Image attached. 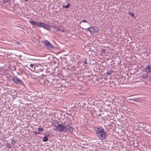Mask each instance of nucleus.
<instances>
[{
    "label": "nucleus",
    "instance_id": "nucleus-1",
    "mask_svg": "<svg viewBox=\"0 0 151 151\" xmlns=\"http://www.w3.org/2000/svg\"><path fill=\"white\" fill-rule=\"evenodd\" d=\"M93 130L96 132L97 135L104 130V129L101 127H97L95 126L93 127Z\"/></svg>",
    "mask_w": 151,
    "mask_h": 151
},
{
    "label": "nucleus",
    "instance_id": "nucleus-2",
    "mask_svg": "<svg viewBox=\"0 0 151 151\" xmlns=\"http://www.w3.org/2000/svg\"><path fill=\"white\" fill-rule=\"evenodd\" d=\"M44 43L47 47V48L49 50H51L55 48L54 46L47 40H45L44 42Z\"/></svg>",
    "mask_w": 151,
    "mask_h": 151
},
{
    "label": "nucleus",
    "instance_id": "nucleus-3",
    "mask_svg": "<svg viewBox=\"0 0 151 151\" xmlns=\"http://www.w3.org/2000/svg\"><path fill=\"white\" fill-rule=\"evenodd\" d=\"M12 81L13 82L17 84H22L23 82L21 80L19 79L17 76L14 77L12 79Z\"/></svg>",
    "mask_w": 151,
    "mask_h": 151
},
{
    "label": "nucleus",
    "instance_id": "nucleus-4",
    "mask_svg": "<svg viewBox=\"0 0 151 151\" xmlns=\"http://www.w3.org/2000/svg\"><path fill=\"white\" fill-rule=\"evenodd\" d=\"M39 27L44 28L48 30H49L51 28L50 26L49 25L41 22L39 23Z\"/></svg>",
    "mask_w": 151,
    "mask_h": 151
},
{
    "label": "nucleus",
    "instance_id": "nucleus-5",
    "mask_svg": "<svg viewBox=\"0 0 151 151\" xmlns=\"http://www.w3.org/2000/svg\"><path fill=\"white\" fill-rule=\"evenodd\" d=\"M97 135V137L101 139H106L107 137V133L104 132V130Z\"/></svg>",
    "mask_w": 151,
    "mask_h": 151
},
{
    "label": "nucleus",
    "instance_id": "nucleus-6",
    "mask_svg": "<svg viewBox=\"0 0 151 151\" xmlns=\"http://www.w3.org/2000/svg\"><path fill=\"white\" fill-rule=\"evenodd\" d=\"M56 128L60 132H65V127L64 125L59 124Z\"/></svg>",
    "mask_w": 151,
    "mask_h": 151
},
{
    "label": "nucleus",
    "instance_id": "nucleus-7",
    "mask_svg": "<svg viewBox=\"0 0 151 151\" xmlns=\"http://www.w3.org/2000/svg\"><path fill=\"white\" fill-rule=\"evenodd\" d=\"M65 132L68 131L69 132H71L73 131V128L72 127L69 126L68 124L65 126Z\"/></svg>",
    "mask_w": 151,
    "mask_h": 151
},
{
    "label": "nucleus",
    "instance_id": "nucleus-8",
    "mask_svg": "<svg viewBox=\"0 0 151 151\" xmlns=\"http://www.w3.org/2000/svg\"><path fill=\"white\" fill-rule=\"evenodd\" d=\"M131 103H133L132 102H140L141 101V99L140 98H132V99H128Z\"/></svg>",
    "mask_w": 151,
    "mask_h": 151
},
{
    "label": "nucleus",
    "instance_id": "nucleus-9",
    "mask_svg": "<svg viewBox=\"0 0 151 151\" xmlns=\"http://www.w3.org/2000/svg\"><path fill=\"white\" fill-rule=\"evenodd\" d=\"M29 22L30 24L34 26L38 27H39V22H37L35 21H30Z\"/></svg>",
    "mask_w": 151,
    "mask_h": 151
},
{
    "label": "nucleus",
    "instance_id": "nucleus-10",
    "mask_svg": "<svg viewBox=\"0 0 151 151\" xmlns=\"http://www.w3.org/2000/svg\"><path fill=\"white\" fill-rule=\"evenodd\" d=\"M59 124L58 122L56 120H54L52 122V125L54 127H56V128L57 127L58 125Z\"/></svg>",
    "mask_w": 151,
    "mask_h": 151
},
{
    "label": "nucleus",
    "instance_id": "nucleus-11",
    "mask_svg": "<svg viewBox=\"0 0 151 151\" xmlns=\"http://www.w3.org/2000/svg\"><path fill=\"white\" fill-rule=\"evenodd\" d=\"M54 28L55 29H57V31L58 30H59L60 31L62 32H65L64 28L62 27L55 26Z\"/></svg>",
    "mask_w": 151,
    "mask_h": 151
},
{
    "label": "nucleus",
    "instance_id": "nucleus-12",
    "mask_svg": "<svg viewBox=\"0 0 151 151\" xmlns=\"http://www.w3.org/2000/svg\"><path fill=\"white\" fill-rule=\"evenodd\" d=\"M145 69L147 73L151 72V65H149L147 66Z\"/></svg>",
    "mask_w": 151,
    "mask_h": 151
},
{
    "label": "nucleus",
    "instance_id": "nucleus-13",
    "mask_svg": "<svg viewBox=\"0 0 151 151\" xmlns=\"http://www.w3.org/2000/svg\"><path fill=\"white\" fill-rule=\"evenodd\" d=\"M149 76L148 74H144L141 76L142 78L145 79H147Z\"/></svg>",
    "mask_w": 151,
    "mask_h": 151
},
{
    "label": "nucleus",
    "instance_id": "nucleus-14",
    "mask_svg": "<svg viewBox=\"0 0 151 151\" xmlns=\"http://www.w3.org/2000/svg\"><path fill=\"white\" fill-rule=\"evenodd\" d=\"M19 71L17 72V73L19 75H21L23 73V70L22 68H19Z\"/></svg>",
    "mask_w": 151,
    "mask_h": 151
},
{
    "label": "nucleus",
    "instance_id": "nucleus-15",
    "mask_svg": "<svg viewBox=\"0 0 151 151\" xmlns=\"http://www.w3.org/2000/svg\"><path fill=\"white\" fill-rule=\"evenodd\" d=\"M48 140V138L47 136H45L42 139V140L44 142H46Z\"/></svg>",
    "mask_w": 151,
    "mask_h": 151
},
{
    "label": "nucleus",
    "instance_id": "nucleus-16",
    "mask_svg": "<svg viewBox=\"0 0 151 151\" xmlns=\"http://www.w3.org/2000/svg\"><path fill=\"white\" fill-rule=\"evenodd\" d=\"M90 32L91 33H92L96 32L94 29L92 27H90Z\"/></svg>",
    "mask_w": 151,
    "mask_h": 151
},
{
    "label": "nucleus",
    "instance_id": "nucleus-17",
    "mask_svg": "<svg viewBox=\"0 0 151 151\" xmlns=\"http://www.w3.org/2000/svg\"><path fill=\"white\" fill-rule=\"evenodd\" d=\"M70 6V3H69L66 6L63 5V8H65L66 9H68L69 7Z\"/></svg>",
    "mask_w": 151,
    "mask_h": 151
},
{
    "label": "nucleus",
    "instance_id": "nucleus-18",
    "mask_svg": "<svg viewBox=\"0 0 151 151\" xmlns=\"http://www.w3.org/2000/svg\"><path fill=\"white\" fill-rule=\"evenodd\" d=\"M112 71V70H109L107 71L106 74L107 75H109L111 73Z\"/></svg>",
    "mask_w": 151,
    "mask_h": 151
},
{
    "label": "nucleus",
    "instance_id": "nucleus-19",
    "mask_svg": "<svg viewBox=\"0 0 151 151\" xmlns=\"http://www.w3.org/2000/svg\"><path fill=\"white\" fill-rule=\"evenodd\" d=\"M44 130V129L42 128H38V131L39 132H43Z\"/></svg>",
    "mask_w": 151,
    "mask_h": 151
},
{
    "label": "nucleus",
    "instance_id": "nucleus-20",
    "mask_svg": "<svg viewBox=\"0 0 151 151\" xmlns=\"http://www.w3.org/2000/svg\"><path fill=\"white\" fill-rule=\"evenodd\" d=\"M7 147L8 148L10 149L11 148V145L10 144L8 143L6 145Z\"/></svg>",
    "mask_w": 151,
    "mask_h": 151
},
{
    "label": "nucleus",
    "instance_id": "nucleus-21",
    "mask_svg": "<svg viewBox=\"0 0 151 151\" xmlns=\"http://www.w3.org/2000/svg\"><path fill=\"white\" fill-rule=\"evenodd\" d=\"M34 133L35 134H40L41 133L40 132H37L36 131H35L34 132Z\"/></svg>",
    "mask_w": 151,
    "mask_h": 151
},
{
    "label": "nucleus",
    "instance_id": "nucleus-22",
    "mask_svg": "<svg viewBox=\"0 0 151 151\" xmlns=\"http://www.w3.org/2000/svg\"><path fill=\"white\" fill-rule=\"evenodd\" d=\"M10 0H3V2L4 3H6V2H8Z\"/></svg>",
    "mask_w": 151,
    "mask_h": 151
},
{
    "label": "nucleus",
    "instance_id": "nucleus-23",
    "mask_svg": "<svg viewBox=\"0 0 151 151\" xmlns=\"http://www.w3.org/2000/svg\"><path fill=\"white\" fill-rule=\"evenodd\" d=\"M129 14H131V16L133 17H134V13H131L130 12H129Z\"/></svg>",
    "mask_w": 151,
    "mask_h": 151
},
{
    "label": "nucleus",
    "instance_id": "nucleus-24",
    "mask_svg": "<svg viewBox=\"0 0 151 151\" xmlns=\"http://www.w3.org/2000/svg\"><path fill=\"white\" fill-rule=\"evenodd\" d=\"M84 63L85 64H87V60L86 58L84 59Z\"/></svg>",
    "mask_w": 151,
    "mask_h": 151
},
{
    "label": "nucleus",
    "instance_id": "nucleus-25",
    "mask_svg": "<svg viewBox=\"0 0 151 151\" xmlns=\"http://www.w3.org/2000/svg\"><path fill=\"white\" fill-rule=\"evenodd\" d=\"M14 42L17 44H19V42H18L17 41H16V40H14Z\"/></svg>",
    "mask_w": 151,
    "mask_h": 151
},
{
    "label": "nucleus",
    "instance_id": "nucleus-26",
    "mask_svg": "<svg viewBox=\"0 0 151 151\" xmlns=\"http://www.w3.org/2000/svg\"><path fill=\"white\" fill-rule=\"evenodd\" d=\"M105 50L104 49H102L101 50V52L103 53H105Z\"/></svg>",
    "mask_w": 151,
    "mask_h": 151
},
{
    "label": "nucleus",
    "instance_id": "nucleus-27",
    "mask_svg": "<svg viewBox=\"0 0 151 151\" xmlns=\"http://www.w3.org/2000/svg\"><path fill=\"white\" fill-rule=\"evenodd\" d=\"M86 30L88 31H89L90 32V27H89L88 28H87L86 29Z\"/></svg>",
    "mask_w": 151,
    "mask_h": 151
},
{
    "label": "nucleus",
    "instance_id": "nucleus-28",
    "mask_svg": "<svg viewBox=\"0 0 151 151\" xmlns=\"http://www.w3.org/2000/svg\"><path fill=\"white\" fill-rule=\"evenodd\" d=\"M30 66L31 67H33L34 66V65L33 64H31L30 65Z\"/></svg>",
    "mask_w": 151,
    "mask_h": 151
},
{
    "label": "nucleus",
    "instance_id": "nucleus-29",
    "mask_svg": "<svg viewBox=\"0 0 151 151\" xmlns=\"http://www.w3.org/2000/svg\"><path fill=\"white\" fill-rule=\"evenodd\" d=\"M82 22H86V20L84 19L83 21H82Z\"/></svg>",
    "mask_w": 151,
    "mask_h": 151
},
{
    "label": "nucleus",
    "instance_id": "nucleus-30",
    "mask_svg": "<svg viewBox=\"0 0 151 151\" xmlns=\"http://www.w3.org/2000/svg\"><path fill=\"white\" fill-rule=\"evenodd\" d=\"M149 80L150 81H151V77L149 78Z\"/></svg>",
    "mask_w": 151,
    "mask_h": 151
},
{
    "label": "nucleus",
    "instance_id": "nucleus-31",
    "mask_svg": "<svg viewBox=\"0 0 151 151\" xmlns=\"http://www.w3.org/2000/svg\"><path fill=\"white\" fill-rule=\"evenodd\" d=\"M41 70V71H43V70Z\"/></svg>",
    "mask_w": 151,
    "mask_h": 151
},
{
    "label": "nucleus",
    "instance_id": "nucleus-32",
    "mask_svg": "<svg viewBox=\"0 0 151 151\" xmlns=\"http://www.w3.org/2000/svg\"><path fill=\"white\" fill-rule=\"evenodd\" d=\"M150 84H151V83Z\"/></svg>",
    "mask_w": 151,
    "mask_h": 151
}]
</instances>
